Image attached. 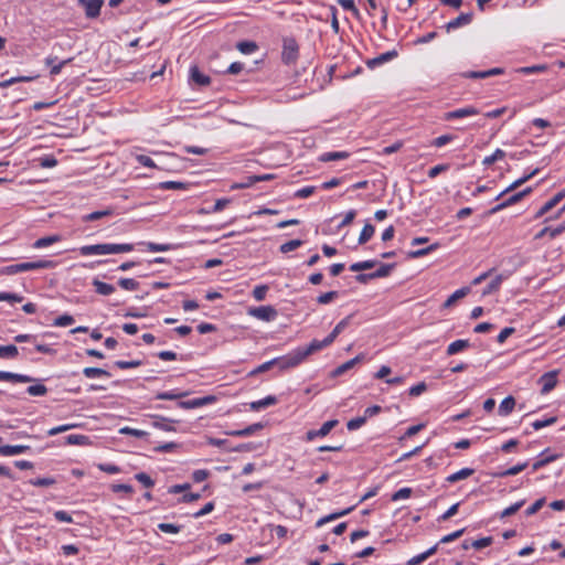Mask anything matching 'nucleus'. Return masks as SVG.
Masks as SVG:
<instances>
[{"label":"nucleus","mask_w":565,"mask_h":565,"mask_svg":"<svg viewBox=\"0 0 565 565\" xmlns=\"http://www.w3.org/2000/svg\"><path fill=\"white\" fill-rule=\"evenodd\" d=\"M317 347L310 342L307 347L297 348L284 356L275 358L276 365L281 371L294 369L300 365L308 356L316 353Z\"/></svg>","instance_id":"nucleus-1"},{"label":"nucleus","mask_w":565,"mask_h":565,"mask_svg":"<svg viewBox=\"0 0 565 565\" xmlns=\"http://www.w3.org/2000/svg\"><path fill=\"white\" fill-rule=\"evenodd\" d=\"M132 249V244H96L82 246L79 252L84 256H89L128 253L131 252Z\"/></svg>","instance_id":"nucleus-2"},{"label":"nucleus","mask_w":565,"mask_h":565,"mask_svg":"<svg viewBox=\"0 0 565 565\" xmlns=\"http://www.w3.org/2000/svg\"><path fill=\"white\" fill-rule=\"evenodd\" d=\"M54 266H55V263L52 260H38V262L20 263V264L6 266L4 268L1 269V274L14 275V274L22 273V271L53 268Z\"/></svg>","instance_id":"nucleus-3"},{"label":"nucleus","mask_w":565,"mask_h":565,"mask_svg":"<svg viewBox=\"0 0 565 565\" xmlns=\"http://www.w3.org/2000/svg\"><path fill=\"white\" fill-rule=\"evenodd\" d=\"M351 317L352 316H348L344 319H342L334 327L332 332L326 339H323L321 341H319V340L311 341L312 345H318L317 347V352L322 350L323 348L330 345L335 340V338L350 324Z\"/></svg>","instance_id":"nucleus-4"},{"label":"nucleus","mask_w":565,"mask_h":565,"mask_svg":"<svg viewBox=\"0 0 565 565\" xmlns=\"http://www.w3.org/2000/svg\"><path fill=\"white\" fill-rule=\"evenodd\" d=\"M299 46L295 39L288 38L284 40L281 60L285 64H294L298 58Z\"/></svg>","instance_id":"nucleus-5"},{"label":"nucleus","mask_w":565,"mask_h":565,"mask_svg":"<svg viewBox=\"0 0 565 565\" xmlns=\"http://www.w3.org/2000/svg\"><path fill=\"white\" fill-rule=\"evenodd\" d=\"M248 313L263 321H273L277 317V310L271 306L250 308Z\"/></svg>","instance_id":"nucleus-6"},{"label":"nucleus","mask_w":565,"mask_h":565,"mask_svg":"<svg viewBox=\"0 0 565 565\" xmlns=\"http://www.w3.org/2000/svg\"><path fill=\"white\" fill-rule=\"evenodd\" d=\"M103 3L104 0H78V4L84 8L88 19H95L100 14Z\"/></svg>","instance_id":"nucleus-7"},{"label":"nucleus","mask_w":565,"mask_h":565,"mask_svg":"<svg viewBox=\"0 0 565 565\" xmlns=\"http://www.w3.org/2000/svg\"><path fill=\"white\" fill-rule=\"evenodd\" d=\"M338 423L339 422L337 419H331V420L323 423L322 426L317 430H315V429L308 430L306 434V440L312 441L317 437L327 436L338 425Z\"/></svg>","instance_id":"nucleus-8"},{"label":"nucleus","mask_w":565,"mask_h":565,"mask_svg":"<svg viewBox=\"0 0 565 565\" xmlns=\"http://www.w3.org/2000/svg\"><path fill=\"white\" fill-rule=\"evenodd\" d=\"M540 383L542 384V394L551 392L557 384V371H551L543 374L540 377Z\"/></svg>","instance_id":"nucleus-9"},{"label":"nucleus","mask_w":565,"mask_h":565,"mask_svg":"<svg viewBox=\"0 0 565 565\" xmlns=\"http://www.w3.org/2000/svg\"><path fill=\"white\" fill-rule=\"evenodd\" d=\"M503 73H504L503 68L494 67V68H491L488 71H470V72L463 73V77L477 79V78H487L490 76L501 75Z\"/></svg>","instance_id":"nucleus-10"},{"label":"nucleus","mask_w":565,"mask_h":565,"mask_svg":"<svg viewBox=\"0 0 565 565\" xmlns=\"http://www.w3.org/2000/svg\"><path fill=\"white\" fill-rule=\"evenodd\" d=\"M508 278L507 275L498 274L495 275L491 281L487 285V287L482 290V296H489L499 291L502 282Z\"/></svg>","instance_id":"nucleus-11"},{"label":"nucleus","mask_w":565,"mask_h":565,"mask_svg":"<svg viewBox=\"0 0 565 565\" xmlns=\"http://www.w3.org/2000/svg\"><path fill=\"white\" fill-rule=\"evenodd\" d=\"M472 21V13H461L446 24L447 32L467 25Z\"/></svg>","instance_id":"nucleus-12"},{"label":"nucleus","mask_w":565,"mask_h":565,"mask_svg":"<svg viewBox=\"0 0 565 565\" xmlns=\"http://www.w3.org/2000/svg\"><path fill=\"white\" fill-rule=\"evenodd\" d=\"M477 114H478V110L475 107L470 106V107H465V108L456 109L452 111H448L445 114L444 117L447 120H451V119H460L463 117L473 116Z\"/></svg>","instance_id":"nucleus-13"},{"label":"nucleus","mask_w":565,"mask_h":565,"mask_svg":"<svg viewBox=\"0 0 565 565\" xmlns=\"http://www.w3.org/2000/svg\"><path fill=\"white\" fill-rule=\"evenodd\" d=\"M397 56V52L395 50L393 51H388V52H385V53H382L380 54L379 56L374 57V58H371L366 62V65L370 67V68H374L385 62H388L391 61L392 58L396 57Z\"/></svg>","instance_id":"nucleus-14"},{"label":"nucleus","mask_w":565,"mask_h":565,"mask_svg":"<svg viewBox=\"0 0 565 565\" xmlns=\"http://www.w3.org/2000/svg\"><path fill=\"white\" fill-rule=\"evenodd\" d=\"M565 196V192H558L556 195H554L551 200H548L536 213L535 217H541L544 214H546L548 211H551L553 207H555L562 199Z\"/></svg>","instance_id":"nucleus-15"},{"label":"nucleus","mask_w":565,"mask_h":565,"mask_svg":"<svg viewBox=\"0 0 565 565\" xmlns=\"http://www.w3.org/2000/svg\"><path fill=\"white\" fill-rule=\"evenodd\" d=\"M532 191L531 188H526L525 190L521 191V192H518L513 195H511L507 201L500 203L499 205H497L492 212H497V211H500L509 205H512L516 202H519L520 200H522L527 193H530Z\"/></svg>","instance_id":"nucleus-16"},{"label":"nucleus","mask_w":565,"mask_h":565,"mask_svg":"<svg viewBox=\"0 0 565 565\" xmlns=\"http://www.w3.org/2000/svg\"><path fill=\"white\" fill-rule=\"evenodd\" d=\"M28 450H30V446H28V445H14V446L6 445V446H0V455L1 456L20 455V454H23V452H25Z\"/></svg>","instance_id":"nucleus-17"},{"label":"nucleus","mask_w":565,"mask_h":565,"mask_svg":"<svg viewBox=\"0 0 565 565\" xmlns=\"http://www.w3.org/2000/svg\"><path fill=\"white\" fill-rule=\"evenodd\" d=\"M362 359H363V355L360 354V355H356L355 358L344 362L343 364L339 365L337 369L333 370L332 376H340V375L344 374L347 371L352 369L356 363L362 361Z\"/></svg>","instance_id":"nucleus-18"},{"label":"nucleus","mask_w":565,"mask_h":565,"mask_svg":"<svg viewBox=\"0 0 565 565\" xmlns=\"http://www.w3.org/2000/svg\"><path fill=\"white\" fill-rule=\"evenodd\" d=\"M470 292V287H462L458 290H456L451 296L448 297V299L444 302V308H450L458 301L459 299H462Z\"/></svg>","instance_id":"nucleus-19"},{"label":"nucleus","mask_w":565,"mask_h":565,"mask_svg":"<svg viewBox=\"0 0 565 565\" xmlns=\"http://www.w3.org/2000/svg\"><path fill=\"white\" fill-rule=\"evenodd\" d=\"M565 231V222H563L562 224H559L557 227L555 228H551V227H544L542 228L536 235H535V239H541L542 237H544L546 234L550 235L551 238H555L556 236L561 235L563 232Z\"/></svg>","instance_id":"nucleus-20"},{"label":"nucleus","mask_w":565,"mask_h":565,"mask_svg":"<svg viewBox=\"0 0 565 565\" xmlns=\"http://www.w3.org/2000/svg\"><path fill=\"white\" fill-rule=\"evenodd\" d=\"M92 284L98 295L109 296L115 291V287L113 285L100 281L99 279H93Z\"/></svg>","instance_id":"nucleus-21"},{"label":"nucleus","mask_w":565,"mask_h":565,"mask_svg":"<svg viewBox=\"0 0 565 565\" xmlns=\"http://www.w3.org/2000/svg\"><path fill=\"white\" fill-rule=\"evenodd\" d=\"M62 241V236L58 235V234H54V235H50V236H45V237H41L39 239H36L33 244V247L34 248H44V247H47L54 243H57V242H61Z\"/></svg>","instance_id":"nucleus-22"},{"label":"nucleus","mask_w":565,"mask_h":565,"mask_svg":"<svg viewBox=\"0 0 565 565\" xmlns=\"http://www.w3.org/2000/svg\"><path fill=\"white\" fill-rule=\"evenodd\" d=\"M515 406V399L513 396L505 397L499 405V415L500 416H508Z\"/></svg>","instance_id":"nucleus-23"},{"label":"nucleus","mask_w":565,"mask_h":565,"mask_svg":"<svg viewBox=\"0 0 565 565\" xmlns=\"http://www.w3.org/2000/svg\"><path fill=\"white\" fill-rule=\"evenodd\" d=\"M191 79L200 86L210 84V77L202 74L196 66H192L190 70Z\"/></svg>","instance_id":"nucleus-24"},{"label":"nucleus","mask_w":565,"mask_h":565,"mask_svg":"<svg viewBox=\"0 0 565 565\" xmlns=\"http://www.w3.org/2000/svg\"><path fill=\"white\" fill-rule=\"evenodd\" d=\"M55 57H52V56H49L46 57L45 60V64L46 65H50L51 66V70H50V74L51 75H57L61 73L62 68L68 64L73 58H67V60H64L62 62H60L58 64H53L55 62Z\"/></svg>","instance_id":"nucleus-25"},{"label":"nucleus","mask_w":565,"mask_h":565,"mask_svg":"<svg viewBox=\"0 0 565 565\" xmlns=\"http://www.w3.org/2000/svg\"><path fill=\"white\" fill-rule=\"evenodd\" d=\"M473 472L475 471L471 468H463V469L448 476L446 480L450 483H455L457 481L469 478Z\"/></svg>","instance_id":"nucleus-26"},{"label":"nucleus","mask_w":565,"mask_h":565,"mask_svg":"<svg viewBox=\"0 0 565 565\" xmlns=\"http://www.w3.org/2000/svg\"><path fill=\"white\" fill-rule=\"evenodd\" d=\"M276 403H277V399L275 396H267L263 399L252 402L250 408L253 411H259V409L266 408L268 406L275 405Z\"/></svg>","instance_id":"nucleus-27"},{"label":"nucleus","mask_w":565,"mask_h":565,"mask_svg":"<svg viewBox=\"0 0 565 565\" xmlns=\"http://www.w3.org/2000/svg\"><path fill=\"white\" fill-rule=\"evenodd\" d=\"M469 345L470 344H469L468 340H456L448 345L447 354L454 355V354L467 349Z\"/></svg>","instance_id":"nucleus-28"},{"label":"nucleus","mask_w":565,"mask_h":565,"mask_svg":"<svg viewBox=\"0 0 565 565\" xmlns=\"http://www.w3.org/2000/svg\"><path fill=\"white\" fill-rule=\"evenodd\" d=\"M83 374L88 379L100 377V376L109 377L110 376V373L108 371H106L104 369H99V367H85L83 370Z\"/></svg>","instance_id":"nucleus-29"},{"label":"nucleus","mask_w":565,"mask_h":565,"mask_svg":"<svg viewBox=\"0 0 565 565\" xmlns=\"http://www.w3.org/2000/svg\"><path fill=\"white\" fill-rule=\"evenodd\" d=\"M19 354L15 345H0V359H14Z\"/></svg>","instance_id":"nucleus-30"},{"label":"nucleus","mask_w":565,"mask_h":565,"mask_svg":"<svg viewBox=\"0 0 565 565\" xmlns=\"http://www.w3.org/2000/svg\"><path fill=\"white\" fill-rule=\"evenodd\" d=\"M349 157V152L347 151H332L323 153L320 157V161L327 162V161H333V160H342L347 159Z\"/></svg>","instance_id":"nucleus-31"},{"label":"nucleus","mask_w":565,"mask_h":565,"mask_svg":"<svg viewBox=\"0 0 565 565\" xmlns=\"http://www.w3.org/2000/svg\"><path fill=\"white\" fill-rule=\"evenodd\" d=\"M526 467H527V462H522V463L515 465L504 471L497 473V477L504 478V477H509V476H515V475L520 473L521 471H523Z\"/></svg>","instance_id":"nucleus-32"},{"label":"nucleus","mask_w":565,"mask_h":565,"mask_svg":"<svg viewBox=\"0 0 565 565\" xmlns=\"http://www.w3.org/2000/svg\"><path fill=\"white\" fill-rule=\"evenodd\" d=\"M353 510V507L352 508H349L347 510H343L341 512H335V513H332V514H329L327 516H323L321 518L320 520H318L317 522V526H322L323 524H326L327 522H330V521H333L338 518H341L343 515H347L348 513H350L351 511Z\"/></svg>","instance_id":"nucleus-33"},{"label":"nucleus","mask_w":565,"mask_h":565,"mask_svg":"<svg viewBox=\"0 0 565 565\" xmlns=\"http://www.w3.org/2000/svg\"><path fill=\"white\" fill-rule=\"evenodd\" d=\"M375 228L371 224H365L362 228V232L359 236V244L363 245L365 244L374 234Z\"/></svg>","instance_id":"nucleus-34"},{"label":"nucleus","mask_w":565,"mask_h":565,"mask_svg":"<svg viewBox=\"0 0 565 565\" xmlns=\"http://www.w3.org/2000/svg\"><path fill=\"white\" fill-rule=\"evenodd\" d=\"M188 394H189L188 392H180V393L162 392V393H158L156 395V398L163 399V401H173V399L182 398V397L186 396Z\"/></svg>","instance_id":"nucleus-35"},{"label":"nucleus","mask_w":565,"mask_h":565,"mask_svg":"<svg viewBox=\"0 0 565 565\" xmlns=\"http://www.w3.org/2000/svg\"><path fill=\"white\" fill-rule=\"evenodd\" d=\"M149 252H168L173 249V246L170 244H157L152 242L142 243Z\"/></svg>","instance_id":"nucleus-36"},{"label":"nucleus","mask_w":565,"mask_h":565,"mask_svg":"<svg viewBox=\"0 0 565 565\" xmlns=\"http://www.w3.org/2000/svg\"><path fill=\"white\" fill-rule=\"evenodd\" d=\"M303 244V242L301 239H292V241H289L287 243H284L282 245H280L279 247V250L282 253V254H286V253H289L291 250H295L297 249L298 247H300L301 245Z\"/></svg>","instance_id":"nucleus-37"},{"label":"nucleus","mask_w":565,"mask_h":565,"mask_svg":"<svg viewBox=\"0 0 565 565\" xmlns=\"http://www.w3.org/2000/svg\"><path fill=\"white\" fill-rule=\"evenodd\" d=\"M118 285L125 290H137L139 282L132 278H120Z\"/></svg>","instance_id":"nucleus-38"},{"label":"nucleus","mask_w":565,"mask_h":565,"mask_svg":"<svg viewBox=\"0 0 565 565\" xmlns=\"http://www.w3.org/2000/svg\"><path fill=\"white\" fill-rule=\"evenodd\" d=\"M113 214V211L111 210H104V211H96V212H92L87 215L84 216V221L85 222H92V221H96V220H99L104 216H109Z\"/></svg>","instance_id":"nucleus-39"},{"label":"nucleus","mask_w":565,"mask_h":565,"mask_svg":"<svg viewBox=\"0 0 565 565\" xmlns=\"http://www.w3.org/2000/svg\"><path fill=\"white\" fill-rule=\"evenodd\" d=\"M26 392L31 395V396H44L46 393H47V388L45 385L43 384H35V385H30L28 388H26Z\"/></svg>","instance_id":"nucleus-40"},{"label":"nucleus","mask_w":565,"mask_h":565,"mask_svg":"<svg viewBox=\"0 0 565 565\" xmlns=\"http://www.w3.org/2000/svg\"><path fill=\"white\" fill-rule=\"evenodd\" d=\"M237 49L244 54H250L257 49V45L253 41H243L237 43Z\"/></svg>","instance_id":"nucleus-41"},{"label":"nucleus","mask_w":565,"mask_h":565,"mask_svg":"<svg viewBox=\"0 0 565 565\" xmlns=\"http://www.w3.org/2000/svg\"><path fill=\"white\" fill-rule=\"evenodd\" d=\"M523 504H524V501H523V500H522V501H519V502H515L514 504H512V505H510V507L505 508V509L501 512L500 516H501L502 519H504V518H508V516H511V515L515 514V513H516V512L522 508V505H523Z\"/></svg>","instance_id":"nucleus-42"},{"label":"nucleus","mask_w":565,"mask_h":565,"mask_svg":"<svg viewBox=\"0 0 565 565\" xmlns=\"http://www.w3.org/2000/svg\"><path fill=\"white\" fill-rule=\"evenodd\" d=\"M254 175L247 177L243 182H235L231 185V190L248 189L255 184Z\"/></svg>","instance_id":"nucleus-43"},{"label":"nucleus","mask_w":565,"mask_h":565,"mask_svg":"<svg viewBox=\"0 0 565 565\" xmlns=\"http://www.w3.org/2000/svg\"><path fill=\"white\" fill-rule=\"evenodd\" d=\"M88 437L85 435H68L66 437V443L68 445H86L88 444Z\"/></svg>","instance_id":"nucleus-44"},{"label":"nucleus","mask_w":565,"mask_h":565,"mask_svg":"<svg viewBox=\"0 0 565 565\" xmlns=\"http://www.w3.org/2000/svg\"><path fill=\"white\" fill-rule=\"evenodd\" d=\"M160 188L163 190H184L186 184L178 181H166L160 183Z\"/></svg>","instance_id":"nucleus-45"},{"label":"nucleus","mask_w":565,"mask_h":565,"mask_svg":"<svg viewBox=\"0 0 565 565\" xmlns=\"http://www.w3.org/2000/svg\"><path fill=\"white\" fill-rule=\"evenodd\" d=\"M119 433L122 434V435H131V436H135L137 438H143L148 435L147 431L145 430H140V429H135V428H130V427H122L119 429Z\"/></svg>","instance_id":"nucleus-46"},{"label":"nucleus","mask_w":565,"mask_h":565,"mask_svg":"<svg viewBox=\"0 0 565 565\" xmlns=\"http://www.w3.org/2000/svg\"><path fill=\"white\" fill-rule=\"evenodd\" d=\"M394 265H390V264H382L380 266V268L372 273V276L375 278H382V277H386L390 275L391 270L393 269Z\"/></svg>","instance_id":"nucleus-47"},{"label":"nucleus","mask_w":565,"mask_h":565,"mask_svg":"<svg viewBox=\"0 0 565 565\" xmlns=\"http://www.w3.org/2000/svg\"><path fill=\"white\" fill-rule=\"evenodd\" d=\"M41 168H53L57 164V160L54 156H45L38 159Z\"/></svg>","instance_id":"nucleus-48"},{"label":"nucleus","mask_w":565,"mask_h":565,"mask_svg":"<svg viewBox=\"0 0 565 565\" xmlns=\"http://www.w3.org/2000/svg\"><path fill=\"white\" fill-rule=\"evenodd\" d=\"M504 157V152L501 150V149H497L494 151V153H492L491 156H488L486 157L483 160H482V163L484 166H491L492 163H494L495 161H498L499 159H502Z\"/></svg>","instance_id":"nucleus-49"},{"label":"nucleus","mask_w":565,"mask_h":565,"mask_svg":"<svg viewBox=\"0 0 565 565\" xmlns=\"http://www.w3.org/2000/svg\"><path fill=\"white\" fill-rule=\"evenodd\" d=\"M437 247V245H430L426 248H422V249H417V250H412L408 253V257L409 258H419V257H423L427 254H429L431 250H434L435 248Z\"/></svg>","instance_id":"nucleus-50"},{"label":"nucleus","mask_w":565,"mask_h":565,"mask_svg":"<svg viewBox=\"0 0 565 565\" xmlns=\"http://www.w3.org/2000/svg\"><path fill=\"white\" fill-rule=\"evenodd\" d=\"M366 419L364 416L352 418L348 422L347 427L349 430H355L365 424Z\"/></svg>","instance_id":"nucleus-51"},{"label":"nucleus","mask_w":565,"mask_h":565,"mask_svg":"<svg viewBox=\"0 0 565 565\" xmlns=\"http://www.w3.org/2000/svg\"><path fill=\"white\" fill-rule=\"evenodd\" d=\"M23 297L12 292H0V301L21 302Z\"/></svg>","instance_id":"nucleus-52"},{"label":"nucleus","mask_w":565,"mask_h":565,"mask_svg":"<svg viewBox=\"0 0 565 565\" xmlns=\"http://www.w3.org/2000/svg\"><path fill=\"white\" fill-rule=\"evenodd\" d=\"M74 322V318L70 315H62L57 317L54 321V326L56 327H67Z\"/></svg>","instance_id":"nucleus-53"},{"label":"nucleus","mask_w":565,"mask_h":565,"mask_svg":"<svg viewBox=\"0 0 565 565\" xmlns=\"http://www.w3.org/2000/svg\"><path fill=\"white\" fill-rule=\"evenodd\" d=\"M158 529L164 533L177 534L181 527L172 523H160Z\"/></svg>","instance_id":"nucleus-54"},{"label":"nucleus","mask_w":565,"mask_h":565,"mask_svg":"<svg viewBox=\"0 0 565 565\" xmlns=\"http://www.w3.org/2000/svg\"><path fill=\"white\" fill-rule=\"evenodd\" d=\"M30 483L35 487H50L55 483V479L53 478H36L30 480Z\"/></svg>","instance_id":"nucleus-55"},{"label":"nucleus","mask_w":565,"mask_h":565,"mask_svg":"<svg viewBox=\"0 0 565 565\" xmlns=\"http://www.w3.org/2000/svg\"><path fill=\"white\" fill-rule=\"evenodd\" d=\"M259 428H262L260 424H254V425H250V426H248V427H246L244 429H241V430H237V431L233 433V435L241 436V437L249 436V435L254 434Z\"/></svg>","instance_id":"nucleus-56"},{"label":"nucleus","mask_w":565,"mask_h":565,"mask_svg":"<svg viewBox=\"0 0 565 565\" xmlns=\"http://www.w3.org/2000/svg\"><path fill=\"white\" fill-rule=\"evenodd\" d=\"M337 297H338L337 291H328V292L320 295L317 298V301L321 305H327V303L331 302L332 300H334Z\"/></svg>","instance_id":"nucleus-57"},{"label":"nucleus","mask_w":565,"mask_h":565,"mask_svg":"<svg viewBox=\"0 0 565 565\" xmlns=\"http://www.w3.org/2000/svg\"><path fill=\"white\" fill-rule=\"evenodd\" d=\"M412 494L411 488H402L398 491L394 492L392 495L393 501H398L402 499H408Z\"/></svg>","instance_id":"nucleus-58"},{"label":"nucleus","mask_w":565,"mask_h":565,"mask_svg":"<svg viewBox=\"0 0 565 565\" xmlns=\"http://www.w3.org/2000/svg\"><path fill=\"white\" fill-rule=\"evenodd\" d=\"M557 420V418L555 416L553 417H550L547 419H544V420H535L533 424H532V427L535 429V430H539L541 428H544L546 426H551L553 424H555Z\"/></svg>","instance_id":"nucleus-59"},{"label":"nucleus","mask_w":565,"mask_h":565,"mask_svg":"<svg viewBox=\"0 0 565 565\" xmlns=\"http://www.w3.org/2000/svg\"><path fill=\"white\" fill-rule=\"evenodd\" d=\"M427 390V385L425 382H420L409 388V395L412 397H417L423 394Z\"/></svg>","instance_id":"nucleus-60"},{"label":"nucleus","mask_w":565,"mask_h":565,"mask_svg":"<svg viewBox=\"0 0 565 565\" xmlns=\"http://www.w3.org/2000/svg\"><path fill=\"white\" fill-rule=\"evenodd\" d=\"M544 504H545L544 498L536 500L531 507H529L526 509L525 514L529 516L535 514L540 509L543 508Z\"/></svg>","instance_id":"nucleus-61"},{"label":"nucleus","mask_w":565,"mask_h":565,"mask_svg":"<svg viewBox=\"0 0 565 565\" xmlns=\"http://www.w3.org/2000/svg\"><path fill=\"white\" fill-rule=\"evenodd\" d=\"M268 287L265 285L256 286L253 290V296L257 301H262L267 294Z\"/></svg>","instance_id":"nucleus-62"},{"label":"nucleus","mask_w":565,"mask_h":565,"mask_svg":"<svg viewBox=\"0 0 565 565\" xmlns=\"http://www.w3.org/2000/svg\"><path fill=\"white\" fill-rule=\"evenodd\" d=\"M136 479L146 488H151L154 484L153 480L145 472L137 473Z\"/></svg>","instance_id":"nucleus-63"},{"label":"nucleus","mask_w":565,"mask_h":565,"mask_svg":"<svg viewBox=\"0 0 565 565\" xmlns=\"http://www.w3.org/2000/svg\"><path fill=\"white\" fill-rule=\"evenodd\" d=\"M447 170H449V164H438V166H435V167H433V168H430V169L428 170V177H429V178H431V179H434V178H436L439 173L445 172V171H447Z\"/></svg>","instance_id":"nucleus-64"}]
</instances>
